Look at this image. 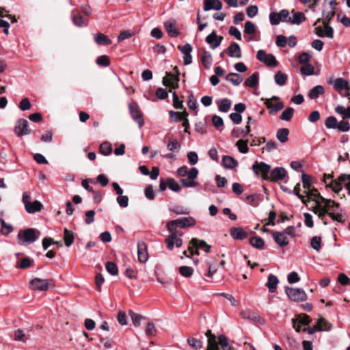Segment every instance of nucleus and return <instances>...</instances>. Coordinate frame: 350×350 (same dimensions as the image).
<instances>
[{
	"label": "nucleus",
	"mask_w": 350,
	"mask_h": 350,
	"mask_svg": "<svg viewBox=\"0 0 350 350\" xmlns=\"http://www.w3.org/2000/svg\"><path fill=\"white\" fill-rule=\"evenodd\" d=\"M266 107L269 109L270 114H275L278 111L284 107V104L282 102L273 104L270 100H267L265 102Z\"/></svg>",
	"instance_id": "obj_27"
},
{
	"label": "nucleus",
	"mask_w": 350,
	"mask_h": 350,
	"mask_svg": "<svg viewBox=\"0 0 350 350\" xmlns=\"http://www.w3.org/2000/svg\"><path fill=\"white\" fill-rule=\"evenodd\" d=\"M225 79L235 86L239 85L243 81V77L234 72L229 73Z\"/></svg>",
	"instance_id": "obj_31"
},
{
	"label": "nucleus",
	"mask_w": 350,
	"mask_h": 350,
	"mask_svg": "<svg viewBox=\"0 0 350 350\" xmlns=\"http://www.w3.org/2000/svg\"><path fill=\"white\" fill-rule=\"evenodd\" d=\"M287 79H288L287 75L282 72L281 71H278L274 76V80H275V83L280 86H282V85H285V83H286Z\"/></svg>",
	"instance_id": "obj_37"
},
{
	"label": "nucleus",
	"mask_w": 350,
	"mask_h": 350,
	"mask_svg": "<svg viewBox=\"0 0 350 350\" xmlns=\"http://www.w3.org/2000/svg\"><path fill=\"white\" fill-rule=\"evenodd\" d=\"M105 269L107 271L112 275H116L118 273L117 265L111 261H108L105 263Z\"/></svg>",
	"instance_id": "obj_46"
},
{
	"label": "nucleus",
	"mask_w": 350,
	"mask_h": 350,
	"mask_svg": "<svg viewBox=\"0 0 350 350\" xmlns=\"http://www.w3.org/2000/svg\"><path fill=\"white\" fill-rule=\"evenodd\" d=\"M179 77L172 72H166V75L163 78L162 83L172 89L178 88Z\"/></svg>",
	"instance_id": "obj_14"
},
{
	"label": "nucleus",
	"mask_w": 350,
	"mask_h": 350,
	"mask_svg": "<svg viewBox=\"0 0 350 350\" xmlns=\"http://www.w3.org/2000/svg\"><path fill=\"white\" fill-rule=\"evenodd\" d=\"M222 165L226 169H233L238 165V161L231 156L225 155L222 157Z\"/></svg>",
	"instance_id": "obj_23"
},
{
	"label": "nucleus",
	"mask_w": 350,
	"mask_h": 350,
	"mask_svg": "<svg viewBox=\"0 0 350 350\" xmlns=\"http://www.w3.org/2000/svg\"><path fill=\"white\" fill-rule=\"evenodd\" d=\"M322 240L321 237L319 236L313 237L310 240V246L317 252H319L321 248Z\"/></svg>",
	"instance_id": "obj_42"
},
{
	"label": "nucleus",
	"mask_w": 350,
	"mask_h": 350,
	"mask_svg": "<svg viewBox=\"0 0 350 350\" xmlns=\"http://www.w3.org/2000/svg\"><path fill=\"white\" fill-rule=\"evenodd\" d=\"M294 113V109L291 107H287L284 109L281 116L280 119L284 121H289L291 120Z\"/></svg>",
	"instance_id": "obj_51"
},
{
	"label": "nucleus",
	"mask_w": 350,
	"mask_h": 350,
	"mask_svg": "<svg viewBox=\"0 0 350 350\" xmlns=\"http://www.w3.org/2000/svg\"><path fill=\"white\" fill-rule=\"evenodd\" d=\"M223 40L222 36H218L215 31H213L206 38V42L210 45L212 49H216L219 46Z\"/></svg>",
	"instance_id": "obj_18"
},
{
	"label": "nucleus",
	"mask_w": 350,
	"mask_h": 350,
	"mask_svg": "<svg viewBox=\"0 0 350 350\" xmlns=\"http://www.w3.org/2000/svg\"><path fill=\"white\" fill-rule=\"evenodd\" d=\"M95 42L98 45L108 46L111 44V40L106 35L98 33L94 36Z\"/></svg>",
	"instance_id": "obj_26"
},
{
	"label": "nucleus",
	"mask_w": 350,
	"mask_h": 350,
	"mask_svg": "<svg viewBox=\"0 0 350 350\" xmlns=\"http://www.w3.org/2000/svg\"><path fill=\"white\" fill-rule=\"evenodd\" d=\"M232 102L228 98H223L218 103V109L221 112L226 113L231 107Z\"/></svg>",
	"instance_id": "obj_34"
},
{
	"label": "nucleus",
	"mask_w": 350,
	"mask_h": 350,
	"mask_svg": "<svg viewBox=\"0 0 350 350\" xmlns=\"http://www.w3.org/2000/svg\"><path fill=\"white\" fill-rule=\"evenodd\" d=\"M272 237L277 244L280 247L286 246L288 244V240L286 236H284V233L280 232H273Z\"/></svg>",
	"instance_id": "obj_25"
},
{
	"label": "nucleus",
	"mask_w": 350,
	"mask_h": 350,
	"mask_svg": "<svg viewBox=\"0 0 350 350\" xmlns=\"http://www.w3.org/2000/svg\"><path fill=\"white\" fill-rule=\"evenodd\" d=\"M285 293L288 298L294 301H304L307 299V295L301 288L286 287Z\"/></svg>",
	"instance_id": "obj_6"
},
{
	"label": "nucleus",
	"mask_w": 350,
	"mask_h": 350,
	"mask_svg": "<svg viewBox=\"0 0 350 350\" xmlns=\"http://www.w3.org/2000/svg\"><path fill=\"white\" fill-rule=\"evenodd\" d=\"M167 148L170 151L178 152L180 148V144L176 139H174L168 142V143L167 144Z\"/></svg>",
	"instance_id": "obj_57"
},
{
	"label": "nucleus",
	"mask_w": 350,
	"mask_h": 350,
	"mask_svg": "<svg viewBox=\"0 0 350 350\" xmlns=\"http://www.w3.org/2000/svg\"><path fill=\"white\" fill-rule=\"evenodd\" d=\"M325 126L327 129H337L338 127V121L336 117L334 116H329L325 120Z\"/></svg>",
	"instance_id": "obj_52"
},
{
	"label": "nucleus",
	"mask_w": 350,
	"mask_h": 350,
	"mask_svg": "<svg viewBox=\"0 0 350 350\" xmlns=\"http://www.w3.org/2000/svg\"><path fill=\"white\" fill-rule=\"evenodd\" d=\"M0 223L1 224V232L3 234L8 235L13 230V227L10 224H7L3 219H0Z\"/></svg>",
	"instance_id": "obj_54"
},
{
	"label": "nucleus",
	"mask_w": 350,
	"mask_h": 350,
	"mask_svg": "<svg viewBox=\"0 0 350 350\" xmlns=\"http://www.w3.org/2000/svg\"><path fill=\"white\" fill-rule=\"evenodd\" d=\"M317 326L322 328V330L329 331L331 329L329 324L323 317H320L317 321Z\"/></svg>",
	"instance_id": "obj_60"
},
{
	"label": "nucleus",
	"mask_w": 350,
	"mask_h": 350,
	"mask_svg": "<svg viewBox=\"0 0 350 350\" xmlns=\"http://www.w3.org/2000/svg\"><path fill=\"white\" fill-rule=\"evenodd\" d=\"M240 314L243 319L252 321L260 325H264L265 323V319L255 312L251 310H244L242 311Z\"/></svg>",
	"instance_id": "obj_15"
},
{
	"label": "nucleus",
	"mask_w": 350,
	"mask_h": 350,
	"mask_svg": "<svg viewBox=\"0 0 350 350\" xmlns=\"http://www.w3.org/2000/svg\"><path fill=\"white\" fill-rule=\"evenodd\" d=\"M312 211L314 214L317 215L319 218L323 222L325 225L327 224L325 216L327 213V210L325 206L321 205L320 202H317V205L313 208Z\"/></svg>",
	"instance_id": "obj_20"
},
{
	"label": "nucleus",
	"mask_w": 350,
	"mask_h": 350,
	"mask_svg": "<svg viewBox=\"0 0 350 350\" xmlns=\"http://www.w3.org/2000/svg\"><path fill=\"white\" fill-rule=\"evenodd\" d=\"M252 170L255 174L261 175L263 180H268L269 173L271 170V165L264 163L256 161L252 165Z\"/></svg>",
	"instance_id": "obj_7"
},
{
	"label": "nucleus",
	"mask_w": 350,
	"mask_h": 350,
	"mask_svg": "<svg viewBox=\"0 0 350 350\" xmlns=\"http://www.w3.org/2000/svg\"><path fill=\"white\" fill-rule=\"evenodd\" d=\"M286 176V170L282 167H277L271 172L268 180L275 182L279 180H283Z\"/></svg>",
	"instance_id": "obj_17"
},
{
	"label": "nucleus",
	"mask_w": 350,
	"mask_h": 350,
	"mask_svg": "<svg viewBox=\"0 0 350 350\" xmlns=\"http://www.w3.org/2000/svg\"><path fill=\"white\" fill-rule=\"evenodd\" d=\"M166 183L167 184L168 187L173 191L179 192L181 190L178 183L172 178H167L166 179Z\"/></svg>",
	"instance_id": "obj_48"
},
{
	"label": "nucleus",
	"mask_w": 350,
	"mask_h": 350,
	"mask_svg": "<svg viewBox=\"0 0 350 350\" xmlns=\"http://www.w3.org/2000/svg\"><path fill=\"white\" fill-rule=\"evenodd\" d=\"M256 31V27L254 23H252V21H247L245 23L244 31H243L245 34L252 35V34L255 33Z\"/></svg>",
	"instance_id": "obj_49"
},
{
	"label": "nucleus",
	"mask_w": 350,
	"mask_h": 350,
	"mask_svg": "<svg viewBox=\"0 0 350 350\" xmlns=\"http://www.w3.org/2000/svg\"><path fill=\"white\" fill-rule=\"evenodd\" d=\"M250 243L251 245L258 250H263L265 245L264 240L258 236L251 237L250 239Z\"/></svg>",
	"instance_id": "obj_33"
},
{
	"label": "nucleus",
	"mask_w": 350,
	"mask_h": 350,
	"mask_svg": "<svg viewBox=\"0 0 350 350\" xmlns=\"http://www.w3.org/2000/svg\"><path fill=\"white\" fill-rule=\"evenodd\" d=\"M14 132L18 137H22L29 134L31 133V129L29 128L28 121L23 118L19 119L15 126Z\"/></svg>",
	"instance_id": "obj_13"
},
{
	"label": "nucleus",
	"mask_w": 350,
	"mask_h": 350,
	"mask_svg": "<svg viewBox=\"0 0 350 350\" xmlns=\"http://www.w3.org/2000/svg\"><path fill=\"white\" fill-rule=\"evenodd\" d=\"M196 219L193 217H181L177 219L171 220L167 224V229L169 232L176 231L177 228H185L195 226Z\"/></svg>",
	"instance_id": "obj_5"
},
{
	"label": "nucleus",
	"mask_w": 350,
	"mask_h": 350,
	"mask_svg": "<svg viewBox=\"0 0 350 350\" xmlns=\"http://www.w3.org/2000/svg\"><path fill=\"white\" fill-rule=\"evenodd\" d=\"M248 143L250 144L249 140L239 139L236 143V146L241 153L246 154L249 151Z\"/></svg>",
	"instance_id": "obj_41"
},
{
	"label": "nucleus",
	"mask_w": 350,
	"mask_h": 350,
	"mask_svg": "<svg viewBox=\"0 0 350 350\" xmlns=\"http://www.w3.org/2000/svg\"><path fill=\"white\" fill-rule=\"evenodd\" d=\"M147 245L144 241H138L137 243V256L138 260L141 263H145L148 259V253Z\"/></svg>",
	"instance_id": "obj_16"
},
{
	"label": "nucleus",
	"mask_w": 350,
	"mask_h": 350,
	"mask_svg": "<svg viewBox=\"0 0 350 350\" xmlns=\"http://www.w3.org/2000/svg\"><path fill=\"white\" fill-rule=\"evenodd\" d=\"M170 236L165 239L167 243V248L169 250H172L174 245L176 247H179L183 244V240L178 237V236H182V232H178L176 231H174L172 232H170Z\"/></svg>",
	"instance_id": "obj_12"
},
{
	"label": "nucleus",
	"mask_w": 350,
	"mask_h": 350,
	"mask_svg": "<svg viewBox=\"0 0 350 350\" xmlns=\"http://www.w3.org/2000/svg\"><path fill=\"white\" fill-rule=\"evenodd\" d=\"M256 58L258 61L264 63L267 66L275 67L278 64L273 55L268 54L262 49L258 51Z\"/></svg>",
	"instance_id": "obj_10"
},
{
	"label": "nucleus",
	"mask_w": 350,
	"mask_h": 350,
	"mask_svg": "<svg viewBox=\"0 0 350 350\" xmlns=\"http://www.w3.org/2000/svg\"><path fill=\"white\" fill-rule=\"evenodd\" d=\"M289 130L286 128H282L278 130L276 137L281 143H285L288 139Z\"/></svg>",
	"instance_id": "obj_32"
},
{
	"label": "nucleus",
	"mask_w": 350,
	"mask_h": 350,
	"mask_svg": "<svg viewBox=\"0 0 350 350\" xmlns=\"http://www.w3.org/2000/svg\"><path fill=\"white\" fill-rule=\"evenodd\" d=\"M129 313L132 319L133 324L135 327H139L140 325L141 321L144 319V317L137 313H135L132 310H129Z\"/></svg>",
	"instance_id": "obj_45"
},
{
	"label": "nucleus",
	"mask_w": 350,
	"mask_h": 350,
	"mask_svg": "<svg viewBox=\"0 0 350 350\" xmlns=\"http://www.w3.org/2000/svg\"><path fill=\"white\" fill-rule=\"evenodd\" d=\"M336 91L340 93L342 96H349L350 83L343 78H337L333 84Z\"/></svg>",
	"instance_id": "obj_8"
},
{
	"label": "nucleus",
	"mask_w": 350,
	"mask_h": 350,
	"mask_svg": "<svg viewBox=\"0 0 350 350\" xmlns=\"http://www.w3.org/2000/svg\"><path fill=\"white\" fill-rule=\"evenodd\" d=\"M230 234L234 240H243L247 237V232L241 227H232L230 230Z\"/></svg>",
	"instance_id": "obj_21"
},
{
	"label": "nucleus",
	"mask_w": 350,
	"mask_h": 350,
	"mask_svg": "<svg viewBox=\"0 0 350 350\" xmlns=\"http://www.w3.org/2000/svg\"><path fill=\"white\" fill-rule=\"evenodd\" d=\"M228 55L230 57L241 58V50L240 46L236 42L231 43L228 47Z\"/></svg>",
	"instance_id": "obj_22"
},
{
	"label": "nucleus",
	"mask_w": 350,
	"mask_h": 350,
	"mask_svg": "<svg viewBox=\"0 0 350 350\" xmlns=\"http://www.w3.org/2000/svg\"><path fill=\"white\" fill-rule=\"evenodd\" d=\"M320 198L321 202L324 204L325 208L327 210V215H329L334 221L343 222L344 219L341 214L342 210L340 209L339 204L322 196H320Z\"/></svg>",
	"instance_id": "obj_3"
},
{
	"label": "nucleus",
	"mask_w": 350,
	"mask_h": 350,
	"mask_svg": "<svg viewBox=\"0 0 350 350\" xmlns=\"http://www.w3.org/2000/svg\"><path fill=\"white\" fill-rule=\"evenodd\" d=\"M30 199H31V196L27 192H24L23 193L22 201L25 205L26 211L28 213H34L36 209L33 210V209H31V208H30V205H31Z\"/></svg>",
	"instance_id": "obj_38"
},
{
	"label": "nucleus",
	"mask_w": 350,
	"mask_h": 350,
	"mask_svg": "<svg viewBox=\"0 0 350 350\" xmlns=\"http://www.w3.org/2000/svg\"><path fill=\"white\" fill-rule=\"evenodd\" d=\"M129 108L132 118L138 124L139 127L141 128L144 125V121L137 103H131L129 105Z\"/></svg>",
	"instance_id": "obj_11"
},
{
	"label": "nucleus",
	"mask_w": 350,
	"mask_h": 350,
	"mask_svg": "<svg viewBox=\"0 0 350 350\" xmlns=\"http://www.w3.org/2000/svg\"><path fill=\"white\" fill-rule=\"evenodd\" d=\"M165 29L170 37H177L179 34L178 31L176 29L175 24L170 21L165 23Z\"/></svg>",
	"instance_id": "obj_30"
},
{
	"label": "nucleus",
	"mask_w": 350,
	"mask_h": 350,
	"mask_svg": "<svg viewBox=\"0 0 350 350\" xmlns=\"http://www.w3.org/2000/svg\"><path fill=\"white\" fill-rule=\"evenodd\" d=\"M278 282L279 280L275 275L270 274L268 276V280L266 286L268 288L269 292L274 293L275 291Z\"/></svg>",
	"instance_id": "obj_29"
},
{
	"label": "nucleus",
	"mask_w": 350,
	"mask_h": 350,
	"mask_svg": "<svg viewBox=\"0 0 350 350\" xmlns=\"http://www.w3.org/2000/svg\"><path fill=\"white\" fill-rule=\"evenodd\" d=\"M179 273L183 277L189 278L193 275V269L191 267L181 266L179 267Z\"/></svg>",
	"instance_id": "obj_53"
},
{
	"label": "nucleus",
	"mask_w": 350,
	"mask_h": 350,
	"mask_svg": "<svg viewBox=\"0 0 350 350\" xmlns=\"http://www.w3.org/2000/svg\"><path fill=\"white\" fill-rule=\"evenodd\" d=\"M335 111L337 113L343 115L342 119H350V106L347 108H345L342 105H338L335 108Z\"/></svg>",
	"instance_id": "obj_44"
},
{
	"label": "nucleus",
	"mask_w": 350,
	"mask_h": 350,
	"mask_svg": "<svg viewBox=\"0 0 350 350\" xmlns=\"http://www.w3.org/2000/svg\"><path fill=\"white\" fill-rule=\"evenodd\" d=\"M208 338V344L206 350H231L226 337L224 335L218 336V342L216 336L211 333V330H208L206 334Z\"/></svg>",
	"instance_id": "obj_2"
},
{
	"label": "nucleus",
	"mask_w": 350,
	"mask_h": 350,
	"mask_svg": "<svg viewBox=\"0 0 350 350\" xmlns=\"http://www.w3.org/2000/svg\"><path fill=\"white\" fill-rule=\"evenodd\" d=\"M325 89L323 85H318L314 86L313 88H312L310 92H308V96L310 99H316L320 95L324 94Z\"/></svg>",
	"instance_id": "obj_28"
},
{
	"label": "nucleus",
	"mask_w": 350,
	"mask_h": 350,
	"mask_svg": "<svg viewBox=\"0 0 350 350\" xmlns=\"http://www.w3.org/2000/svg\"><path fill=\"white\" fill-rule=\"evenodd\" d=\"M178 49L184 54L183 62L185 65H189L192 62L191 52L192 51L191 45L189 43L183 46H178Z\"/></svg>",
	"instance_id": "obj_19"
},
{
	"label": "nucleus",
	"mask_w": 350,
	"mask_h": 350,
	"mask_svg": "<svg viewBox=\"0 0 350 350\" xmlns=\"http://www.w3.org/2000/svg\"><path fill=\"white\" fill-rule=\"evenodd\" d=\"M95 183V181L92 179V178H87V179H84L82 180L81 182V185L83 186V187L86 190L88 191V192H91V193H93L94 194H96V195H98V192L96 191L92 187H91L89 183Z\"/></svg>",
	"instance_id": "obj_47"
},
{
	"label": "nucleus",
	"mask_w": 350,
	"mask_h": 350,
	"mask_svg": "<svg viewBox=\"0 0 350 350\" xmlns=\"http://www.w3.org/2000/svg\"><path fill=\"white\" fill-rule=\"evenodd\" d=\"M64 240L66 247H70L74 241V234L71 230L64 228Z\"/></svg>",
	"instance_id": "obj_40"
},
{
	"label": "nucleus",
	"mask_w": 350,
	"mask_h": 350,
	"mask_svg": "<svg viewBox=\"0 0 350 350\" xmlns=\"http://www.w3.org/2000/svg\"><path fill=\"white\" fill-rule=\"evenodd\" d=\"M187 342L194 349L198 350L202 347V342L195 338H188Z\"/></svg>",
	"instance_id": "obj_56"
},
{
	"label": "nucleus",
	"mask_w": 350,
	"mask_h": 350,
	"mask_svg": "<svg viewBox=\"0 0 350 350\" xmlns=\"http://www.w3.org/2000/svg\"><path fill=\"white\" fill-rule=\"evenodd\" d=\"M323 182L327 187H330L334 193H338L342 189V185L347 189H350V174H341L337 178L334 179L332 174H324Z\"/></svg>",
	"instance_id": "obj_1"
},
{
	"label": "nucleus",
	"mask_w": 350,
	"mask_h": 350,
	"mask_svg": "<svg viewBox=\"0 0 350 350\" xmlns=\"http://www.w3.org/2000/svg\"><path fill=\"white\" fill-rule=\"evenodd\" d=\"M112 152L111 144L109 142H104L99 146V152L105 156L111 154Z\"/></svg>",
	"instance_id": "obj_39"
},
{
	"label": "nucleus",
	"mask_w": 350,
	"mask_h": 350,
	"mask_svg": "<svg viewBox=\"0 0 350 350\" xmlns=\"http://www.w3.org/2000/svg\"><path fill=\"white\" fill-rule=\"evenodd\" d=\"M40 235V231L35 228L21 230L17 235L18 242L21 245H27L37 241Z\"/></svg>",
	"instance_id": "obj_4"
},
{
	"label": "nucleus",
	"mask_w": 350,
	"mask_h": 350,
	"mask_svg": "<svg viewBox=\"0 0 350 350\" xmlns=\"http://www.w3.org/2000/svg\"><path fill=\"white\" fill-rule=\"evenodd\" d=\"M301 180L303 187L306 189H310V185L312 184V177L310 175L303 172L301 174Z\"/></svg>",
	"instance_id": "obj_61"
},
{
	"label": "nucleus",
	"mask_w": 350,
	"mask_h": 350,
	"mask_svg": "<svg viewBox=\"0 0 350 350\" xmlns=\"http://www.w3.org/2000/svg\"><path fill=\"white\" fill-rule=\"evenodd\" d=\"M299 324L307 325L310 323V318L306 314H301L295 318Z\"/></svg>",
	"instance_id": "obj_59"
},
{
	"label": "nucleus",
	"mask_w": 350,
	"mask_h": 350,
	"mask_svg": "<svg viewBox=\"0 0 350 350\" xmlns=\"http://www.w3.org/2000/svg\"><path fill=\"white\" fill-rule=\"evenodd\" d=\"M96 62L100 66H108L110 64V61L107 55H100L98 57Z\"/></svg>",
	"instance_id": "obj_64"
},
{
	"label": "nucleus",
	"mask_w": 350,
	"mask_h": 350,
	"mask_svg": "<svg viewBox=\"0 0 350 350\" xmlns=\"http://www.w3.org/2000/svg\"><path fill=\"white\" fill-rule=\"evenodd\" d=\"M323 25H324V33H323V37H327L329 38H334V29L333 28L327 24L325 21H323Z\"/></svg>",
	"instance_id": "obj_62"
},
{
	"label": "nucleus",
	"mask_w": 350,
	"mask_h": 350,
	"mask_svg": "<svg viewBox=\"0 0 350 350\" xmlns=\"http://www.w3.org/2000/svg\"><path fill=\"white\" fill-rule=\"evenodd\" d=\"M73 23L77 27L86 26L87 23L85 21L81 15H73L72 17Z\"/></svg>",
	"instance_id": "obj_58"
},
{
	"label": "nucleus",
	"mask_w": 350,
	"mask_h": 350,
	"mask_svg": "<svg viewBox=\"0 0 350 350\" xmlns=\"http://www.w3.org/2000/svg\"><path fill=\"white\" fill-rule=\"evenodd\" d=\"M258 84V73L254 72L248 77L244 82V85L250 88H254Z\"/></svg>",
	"instance_id": "obj_35"
},
{
	"label": "nucleus",
	"mask_w": 350,
	"mask_h": 350,
	"mask_svg": "<svg viewBox=\"0 0 350 350\" xmlns=\"http://www.w3.org/2000/svg\"><path fill=\"white\" fill-rule=\"evenodd\" d=\"M202 64L206 68H209L212 64L213 59L210 52L204 51L201 57Z\"/></svg>",
	"instance_id": "obj_36"
},
{
	"label": "nucleus",
	"mask_w": 350,
	"mask_h": 350,
	"mask_svg": "<svg viewBox=\"0 0 350 350\" xmlns=\"http://www.w3.org/2000/svg\"><path fill=\"white\" fill-rule=\"evenodd\" d=\"M146 334L148 336H154L157 334V330L152 323H148L145 329Z\"/></svg>",
	"instance_id": "obj_63"
},
{
	"label": "nucleus",
	"mask_w": 350,
	"mask_h": 350,
	"mask_svg": "<svg viewBox=\"0 0 350 350\" xmlns=\"http://www.w3.org/2000/svg\"><path fill=\"white\" fill-rule=\"evenodd\" d=\"M14 339L16 341L25 342L27 340V337L26 336L23 330L18 329L14 332Z\"/></svg>",
	"instance_id": "obj_55"
},
{
	"label": "nucleus",
	"mask_w": 350,
	"mask_h": 350,
	"mask_svg": "<svg viewBox=\"0 0 350 350\" xmlns=\"http://www.w3.org/2000/svg\"><path fill=\"white\" fill-rule=\"evenodd\" d=\"M314 66L310 64H304L300 68V72L302 75L306 76H310L314 74Z\"/></svg>",
	"instance_id": "obj_50"
},
{
	"label": "nucleus",
	"mask_w": 350,
	"mask_h": 350,
	"mask_svg": "<svg viewBox=\"0 0 350 350\" xmlns=\"http://www.w3.org/2000/svg\"><path fill=\"white\" fill-rule=\"evenodd\" d=\"M306 20V16L303 12H295L293 14V18H291L290 23L291 24H296L299 25L301 23Z\"/></svg>",
	"instance_id": "obj_43"
},
{
	"label": "nucleus",
	"mask_w": 350,
	"mask_h": 350,
	"mask_svg": "<svg viewBox=\"0 0 350 350\" xmlns=\"http://www.w3.org/2000/svg\"><path fill=\"white\" fill-rule=\"evenodd\" d=\"M190 244L192 245L193 247H195L196 249H202L204 250L205 252L208 253L210 251L211 246L208 245L203 240H198L196 238H193L191 241Z\"/></svg>",
	"instance_id": "obj_24"
},
{
	"label": "nucleus",
	"mask_w": 350,
	"mask_h": 350,
	"mask_svg": "<svg viewBox=\"0 0 350 350\" xmlns=\"http://www.w3.org/2000/svg\"><path fill=\"white\" fill-rule=\"evenodd\" d=\"M52 280H43L38 278L32 279L29 283V288L33 291H44L49 288Z\"/></svg>",
	"instance_id": "obj_9"
}]
</instances>
